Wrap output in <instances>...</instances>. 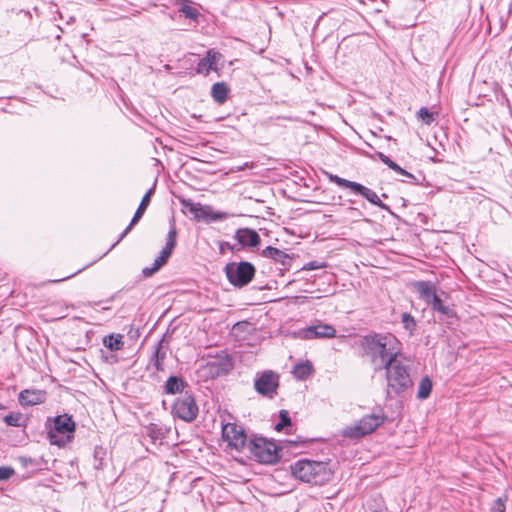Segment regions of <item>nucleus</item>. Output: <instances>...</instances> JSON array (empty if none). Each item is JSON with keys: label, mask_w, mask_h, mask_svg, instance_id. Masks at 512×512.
<instances>
[{"label": "nucleus", "mask_w": 512, "mask_h": 512, "mask_svg": "<svg viewBox=\"0 0 512 512\" xmlns=\"http://www.w3.org/2000/svg\"><path fill=\"white\" fill-rule=\"evenodd\" d=\"M360 346L376 372L396 360L400 352V342L390 333L367 334L361 338Z\"/></svg>", "instance_id": "1"}, {"label": "nucleus", "mask_w": 512, "mask_h": 512, "mask_svg": "<svg viewBox=\"0 0 512 512\" xmlns=\"http://www.w3.org/2000/svg\"><path fill=\"white\" fill-rule=\"evenodd\" d=\"M292 474L301 481L321 486L332 479L333 473L326 463L298 460L291 466Z\"/></svg>", "instance_id": "2"}, {"label": "nucleus", "mask_w": 512, "mask_h": 512, "mask_svg": "<svg viewBox=\"0 0 512 512\" xmlns=\"http://www.w3.org/2000/svg\"><path fill=\"white\" fill-rule=\"evenodd\" d=\"M383 369L386 371L387 397L393 398L401 395L412 387L413 382L408 366L398 358Z\"/></svg>", "instance_id": "3"}, {"label": "nucleus", "mask_w": 512, "mask_h": 512, "mask_svg": "<svg viewBox=\"0 0 512 512\" xmlns=\"http://www.w3.org/2000/svg\"><path fill=\"white\" fill-rule=\"evenodd\" d=\"M48 439L52 445L63 447L74 438L76 428L75 421L71 415L62 414L54 418H49Z\"/></svg>", "instance_id": "4"}, {"label": "nucleus", "mask_w": 512, "mask_h": 512, "mask_svg": "<svg viewBox=\"0 0 512 512\" xmlns=\"http://www.w3.org/2000/svg\"><path fill=\"white\" fill-rule=\"evenodd\" d=\"M228 281L238 288L248 285L255 276V267L250 262H231L224 268Z\"/></svg>", "instance_id": "5"}, {"label": "nucleus", "mask_w": 512, "mask_h": 512, "mask_svg": "<svg viewBox=\"0 0 512 512\" xmlns=\"http://www.w3.org/2000/svg\"><path fill=\"white\" fill-rule=\"evenodd\" d=\"M252 456L264 464H273L279 460L277 445L263 437L254 438L248 444Z\"/></svg>", "instance_id": "6"}, {"label": "nucleus", "mask_w": 512, "mask_h": 512, "mask_svg": "<svg viewBox=\"0 0 512 512\" xmlns=\"http://www.w3.org/2000/svg\"><path fill=\"white\" fill-rule=\"evenodd\" d=\"M385 417L383 414H370L363 416L357 423L346 427L343 435L349 438H360L375 431L383 424Z\"/></svg>", "instance_id": "7"}, {"label": "nucleus", "mask_w": 512, "mask_h": 512, "mask_svg": "<svg viewBox=\"0 0 512 512\" xmlns=\"http://www.w3.org/2000/svg\"><path fill=\"white\" fill-rule=\"evenodd\" d=\"M328 178L331 182H333L334 184H336L337 186L339 187H342V188H348L350 189L352 192L356 193V194H359L361 196H363L365 199H367L371 204L375 205V206H378L382 209H387V205L384 204L379 196L376 194V192H374L373 190L365 187L364 185L360 184V183H357V182H354V181H350V180H347V179H344V178H341L339 177L338 175H334V174H329L328 175Z\"/></svg>", "instance_id": "8"}, {"label": "nucleus", "mask_w": 512, "mask_h": 512, "mask_svg": "<svg viewBox=\"0 0 512 512\" xmlns=\"http://www.w3.org/2000/svg\"><path fill=\"white\" fill-rule=\"evenodd\" d=\"M199 409L191 393L185 392L173 404L172 413L175 417L191 422L196 419Z\"/></svg>", "instance_id": "9"}, {"label": "nucleus", "mask_w": 512, "mask_h": 512, "mask_svg": "<svg viewBox=\"0 0 512 512\" xmlns=\"http://www.w3.org/2000/svg\"><path fill=\"white\" fill-rule=\"evenodd\" d=\"M279 387V375L272 370H266L257 375L254 381V388L256 392L269 399L277 395Z\"/></svg>", "instance_id": "10"}, {"label": "nucleus", "mask_w": 512, "mask_h": 512, "mask_svg": "<svg viewBox=\"0 0 512 512\" xmlns=\"http://www.w3.org/2000/svg\"><path fill=\"white\" fill-rule=\"evenodd\" d=\"M222 437L229 447L237 451H241L247 442L244 429L235 423H227L222 426Z\"/></svg>", "instance_id": "11"}, {"label": "nucleus", "mask_w": 512, "mask_h": 512, "mask_svg": "<svg viewBox=\"0 0 512 512\" xmlns=\"http://www.w3.org/2000/svg\"><path fill=\"white\" fill-rule=\"evenodd\" d=\"M299 335L306 340L331 339L336 336V329L332 325L316 321L313 325L300 330Z\"/></svg>", "instance_id": "12"}, {"label": "nucleus", "mask_w": 512, "mask_h": 512, "mask_svg": "<svg viewBox=\"0 0 512 512\" xmlns=\"http://www.w3.org/2000/svg\"><path fill=\"white\" fill-rule=\"evenodd\" d=\"M221 53L210 49L206 52L205 57H203L197 64L196 72L198 74H202L207 76L211 71H218L217 64L221 60Z\"/></svg>", "instance_id": "13"}, {"label": "nucleus", "mask_w": 512, "mask_h": 512, "mask_svg": "<svg viewBox=\"0 0 512 512\" xmlns=\"http://www.w3.org/2000/svg\"><path fill=\"white\" fill-rule=\"evenodd\" d=\"M235 239L242 248L257 247L260 244L259 234L250 228H240L235 233Z\"/></svg>", "instance_id": "14"}, {"label": "nucleus", "mask_w": 512, "mask_h": 512, "mask_svg": "<svg viewBox=\"0 0 512 512\" xmlns=\"http://www.w3.org/2000/svg\"><path fill=\"white\" fill-rule=\"evenodd\" d=\"M18 400L22 406H33L45 402L46 393L37 389H25L20 392Z\"/></svg>", "instance_id": "15"}, {"label": "nucleus", "mask_w": 512, "mask_h": 512, "mask_svg": "<svg viewBox=\"0 0 512 512\" xmlns=\"http://www.w3.org/2000/svg\"><path fill=\"white\" fill-rule=\"evenodd\" d=\"M153 194V189H149L146 194L143 196L130 224L127 226V228L124 230V232L121 234L118 242L120 240H122L127 234L128 232L131 230V228L137 224V222L141 219V217L143 216V214L145 213L147 207L149 206L150 204V201H151V196Z\"/></svg>", "instance_id": "16"}, {"label": "nucleus", "mask_w": 512, "mask_h": 512, "mask_svg": "<svg viewBox=\"0 0 512 512\" xmlns=\"http://www.w3.org/2000/svg\"><path fill=\"white\" fill-rule=\"evenodd\" d=\"M414 290L427 304L437 295V286L430 281H415L412 284Z\"/></svg>", "instance_id": "17"}, {"label": "nucleus", "mask_w": 512, "mask_h": 512, "mask_svg": "<svg viewBox=\"0 0 512 512\" xmlns=\"http://www.w3.org/2000/svg\"><path fill=\"white\" fill-rule=\"evenodd\" d=\"M173 5L187 19L197 21L200 11L197 6L193 5L190 0H173Z\"/></svg>", "instance_id": "18"}, {"label": "nucleus", "mask_w": 512, "mask_h": 512, "mask_svg": "<svg viewBox=\"0 0 512 512\" xmlns=\"http://www.w3.org/2000/svg\"><path fill=\"white\" fill-rule=\"evenodd\" d=\"M190 211L195 214L196 217L210 218L211 220H224L227 218L225 212H213L208 207H202L200 204L192 205Z\"/></svg>", "instance_id": "19"}, {"label": "nucleus", "mask_w": 512, "mask_h": 512, "mask_svg": "<svg viewBox=\"0 0 512 512\" xmlns=\"http://www.w3.org/2000/svg\"><path fill=\"white\" fill-rule=\"evenodd\" d=\"M229 91L225 82H217L212 85L211 96L216 103L223 104L228 98Z\"/></svg>", "instance_id": "20"}, {"label": "nucleus", "mask_w": 512, "mask_h": 512, "mask_svg": "<svg viewBox=\"0 0 512 512\" xmlns=\"http://www.w3.org/2000/svg\"><path fill=\"white\" fill-rule=\"evenodd\" d=\"M262 256L273 259L274 261L279 262L282 265H286L288 260L290 259L287 253L272 246H268L265 249H263Z\"/></svg>", "instance_id": "21"}, {"label": "nucleus", "mask_w": 512, "mask_h": 512, "mask_svg": "<svg viewBox=\"0 0 512 512\" xmlns=\"http://www.w3.org/2000/svg\"><path fill=\"white\" fill-rule=\"evenodd\" d=\"M428 305H430L434 311H437L448 318H454L457 315L453 308L444 305L442 299L438 295L434 296Z\"/></svg>", "instance_id": "22"}, {"label": "nucleus", "mask_w": 512, "mask_h": 512, "mask_svg": "<svg viewBox=\"0 0 512 512\" xmlns=\"http://www.w3.org/2000/svg\"><path fill=\"white\" fill-rule=\"evenodd\" d=\"M186 386L187 384L182 378L171 376L166 380L164 390L167 394H176L183 392Z\"/></svg>", "instance_id": "23"}, {"label": "nucleus", "mask_w": 512, "mask_h": 512, "mask_svg": "<svg viewBox=\"0 0 512 512\" xmlns=\"http://www.w3.org/2000/svg\"><path fill=\"white\" fill-rule=\"evenodd\" d=\"M376 156L378 157V159L384 163L385 165H387L390 169H392L393 171H395L396 173L400 174V175H403L407 178H410V179H414V176L409 173L408 171L404 170L403 168H401L397 163H395L394 161H392L388 156H386L384 153L382 152H377L376 153Z\"/></svg>", "instance_id": "24"}, {"label": "nucleus", "mask_w": 512, "mask_h": 512, "mask_svg": "<svg viewBox=\"0 0 512 512\" xmlns=\"http://www.w3.org/2000/svg\"><path fill=\"white\" fill-rule=\"evenodd\" d=\"M313 371V366L309 361L298 363L293 368V375L298 380L307 379Z\"/></svg>", "instance_id": "25"}, {"label": "nucleus", "mask_w": 512, "mask_h": 512, "mask_svg": "<svg viewBox=\"0 0 512 512\" xmlns=\"http://www.w3.org/2000/svg\"><path fill=\"white\" fill-rule=\"evenodd\" d=\"M103 344L111 351L121 350L124 346L123 336L121 334H111L105 336L103 339Z\"/></svg>", "instance_id": "26"}, {"label": "nucleus", "mask_w": 512, "mask_h": 512, "mask_svg": "<svg viewBox=\"0 0 512 512\" xmlns=\"http://www.w3.org/2000/svg\"><path fill=\"white\" fill-rule=\"evenodd\" d=\"M432 391V381L428 376H425L421 379L419 386H418V392H417V398L420 400L427 399Z\"/></svg>", "instance_id": "27"}, {"label": "nucleus", "mask_w": 512, "mask_h": 512, "mask_svg": "<svg viewBox=\"0 0 512 512\" xmlns=\"http://www.w3.org/2000/svg\"><path fill=\"white\" fill-rule=\"evenodd\" d=\"M166 357V352L163 350L162 341L158 342L154 354L151 358V362L153 363L155 369L157 371L162 370V362Z\"/></svg>", "instance_id": "28"}, {"label": "nucleus", "mask_w": 512, "mask_h": 512, "mask_svg": "<svg viewBox=\"0 0 512 512\" xmlns=\"http://www.w3.org/2000/svg\"><path fill=\"white\" fill-rule=\"evenodd\" d=\"M4 422L8 426L21 427L24 426L23 414L20 412H13L4 417Z\"/></svg>", "instance_id": "29"}, {"label": "nucleus", "mask_w": 512, "mask_h": 512, "mask_svg": "<svg viewBox=\"0 0 512 512\" xmlns=\"http://www.w3.org/2000/svg\"><path fill=\"white\" fill-rule=\"evenodd\" d=\"M146 434L152 439L153 442L164 437L163 429L155 423H151L146 427Z\"/></svg>", "instance_id": "30"}, {"label": "nucleus", "mask_w": 512, "mask_h": 512, "mask_svg": "<svg viewBox=\"0 0 512 512\" xmlns=\"http://www.w3.org/2000/svg\"><path fill=\"white\" fill-rule=\"evenodd\" d=\"M435 115V113L430 112L426 107H422L418 111L419 119L426 125H431L435 121Z\"/></svg>", "instance_id": "31"}, {"label": "nucleus", "mask_w": 512, "mask_h": 512, "mask_svg": "<svg viewBox=\"0 0 512 512\" xmlns=\"http://www.w3.org/2000/svg\"><path fill=\"white\" fill-rule=\"evenodd\" d=\"M166 262L163 261V258H160L159 256L154 260V263L151 267H145L142 271L143 275L145 277L152 276L155 272H157L163 265H165Z\"/></svg>", "instance_id": "32"}, {"label": "nucleus", "mask_w": 512, "mask_h": 512, "mask_svg": "<svg viewBox=\"0 0 512 512\" xmlns=\"http://www.w3.org/2000/svg\"><path fill=\"white\" fill-rule=\"evenodd\" d=\"M401 321L406 330H409L410 332H412L416 329L417 324H416L414 317L411 314H409L407 312L403 313L401 315Z\"/></svg>", "instance_id": "33"}, {"label": "nucleus", "mask_w": 512, "mask_h": 512, "mask_svg": "<svg viewBox=\"0 0 512 512\" xmlns=\"http://www.w3.org/2000/svg\"><path fill=\"white\" fill-rule=\"evenodd\" d=\"M177 243V231L175 225H171L170 230L167 234V241L165 247L174 250Z\"/></svg>", "instance_id": "34"}, {"label": "nucleus", "mask_w": 512, "mask_h": 512, "mask_svg": "<svg viewBox=\"0 0 512 512\" xmlns=\"http://www.w3.org/2000/svg\"><path fill=\"white\" fill-rule=\"evenodd\" d=\"M279 417H280V421L275 425V429L277 431H281L285 426L291 425V419L289 417L288 411L281 410Z\"/></svg>", "instance_id": "35"}, {"label": "nucleus", "mask_w": 512, "mask_h": 512, "mask_svg": "<svg viewBox=\"0 0 512 512\" xmlns=\"http://www.w3.org/2000/svg\"><path fill=\"white\" fill-rule=\"evenodd\" d=\"M15 474V470L10 466H0V481H6Z\"/></svg>", "instance_id": "36"}, {"label": "nucleus", "mask_w": 512, "mask_h": 512, "mask_svg": "<svg viewBox=\"0 0 512 512\" xmlns=\"http://www.w3.org/2000/svg\"><path fill=\"white\" fill-rule=\"evenodd\" d=\"M327 264L325 262H319V261H310L306 263L302 270L311 271V270H317V269H323L326 268Z\"/></svg>", "instance_id": "37"}, {"label": "nucleus", "mask_w": 512, "mask_h": 512, "mask_svg": "<svg viewBox=\"0 0 512 512\" xmlns=\"http://www.w3.org/2000/svg\"><path fill=\"white\" fill-rule=\"evenodd\" d=\"M105 455V452L103 451L102 448H96L95 449V453H94V457L96 460H98V464L95 465V467L97 469H102V466H103V463H102V460H103V457Z\"/></svg>", "instance_id": "38"}, {"label": "nucleus", "mask_w": 512, "mask_h": 512, "mask_svg": "<svg viewBox=\"0 0 512 512\" xmlns=\"http://www.w3.org/2000/svg\"><path fill=\"white\" fill-rule=\"evenodd\" d=\"M493 510L497 512H504L505 511V504L502 498H497L494 501Z\"/></svg>", "instance_id": "39"}, {"label": "nucleus", "mask_w": 512, "mask_h": 512, "mask_svg": "<svg viewBox=\"0 0 512 512\" xmlns=\"http://www.w3.org/2000/svg\"><path fill=\"white\" fill-rule=\"evenodd\" d=\"M172 252H173V250L164 247L161 250L159 257L163 258V261H165L167 263V261H168L169 257L171 256Z\"/></svg>", "instance_id": "40"}, {"label": "nucleus", "mask_w": 512, "mask_h": 512, "mask_svg": "<svg viewBox=\"0 0 512 512\" xmlns=\"http://www.w3.org/2000/svg\"><path fill=\"white\" fill-rule=\"evenodd\" d=\"M80 271H81V269H80V270H78L77 272H75V273H73V274L69 275V276L64 277L63 279H61V281H63V280H67V279H70L71 277H73L74 275H76L77 273H79ZM51 282H52V283H57V282H60V280H52Z\"/></svg>", "instance_id": "41"}, {"label": "nucleus", "mask_w": 512, "mask_h": 512, "mask_svg": "<svg viewBox=\"0 0 512 512\" xmlns=\"http://www.w3.org/2000/svg\"><path fill=\"white\" fill-rule=\"evenodd\" d=\"M5 406L3 404L0 403V410L4 409Z\"/></svg>", "instance_id": "42"}]
</instances>
